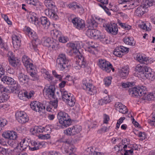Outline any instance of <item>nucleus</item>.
<instances>
[{
  "label": "nucleus",
  "mask_w": 155,
  "mask_h": 155,
  "mask_svg": "<svg viewBox=\"0 0 155 155\" xmlns=\"http://www.w3.org/2000/svg\"><path fill=\"white\" fill-rule=\"evenodd\" d=\"M128 91L131 96L140 97L143 96V98L148 101L155 99V93H150L146 95V88L143 86L130 88Z\"/></svg>",
  "instance_id": "f257e3e1"
},
{
  "label": "nucleus",
  "mask_w": 155,
  "mask_h": 155,
  "mask_svg": "<svg viewBox=\"0 0 155 155\" xmlns=\"http://www.w3.org/2000/svg\"><path fill=\"white\" fill-rule=\"evenodd\" d=\"M44 4L45 6L48 8V9L45 11V14L54 20H57L58 18L57 15L58 11H56L52 8L54 5V3L51 0H45Z\"/></svg>",
  "instance_id": "f03ea898"
},
{
  "label": "nucleus",
  "mask_w": 155,
  "mask_h": 155,
  "mask_svg": "<svg viewBox=\"0 0 155 155\" xmlns=\"http://www.w3.org/2000/svg\"><path fill=\"white\" fill-rule=\"evenodd\" d=\"M68 114L61 111L59 112V128H64L70 125L71 124V119L68 117Z\"/></svg>",
  "instance_id": "7ed1b4c3"
},
{
  "label": "nucleus",
  "mask_w": 155,
  "mask_h": 155,
  "mask_svg": "<svg viewBox=\"0 0 155 155\" xmlns=\"http://www.w3.org/2000/svg\"><path fill=\"white\" fill-rule=\"evenodd\" d=\"M68 53L70 55H71L73 53L77 54V58H78V60H77L76 62H78V64L80 66L81 68H84L86 67L87 62L85 60L83 55L81 54L78 50H75L68 48Z\"/></svg>",
  "instance_id": "20e7f679"
},
{
  "label": "nucleus",
  "mask_w": 155,
  "mask_h": 155,
  "mask_svg": "<svg viewBox=\"0 0 155 155\" xmlns=\"http://www.w3.org/2000/svg\"><path fill=\"white\" fill-rule=\"evenodd\" d=\"M153 2L152 0H145L143 5H140L135 11V15L139 17L141 16L145 13L147 8L152 5Z\"/></svg>",
  "instance_id": "39448f33"
},
{
  "label": "nucleus",
  "mask_w": 155,
  "mask_h": 155,
  "mask_svg": "<svg viewBox=\"0 0 155 155\" xmlns=\"http://www.w3.org/2000/svg\"><path fill=\"white\" fill-rule=\"evenodd\" d=\"M59 68L61 71H63L64 69L68 71L70 69L71 66L68 63H66V58L64 54H61L59 55Z\"/></svg>",
  "instance_id": "423d86ee"
},
{
  "label": "nucleus",
  "mask_w": 155,
  "mask_h": 155,
  "mask_svg": "<svg viewBox=\"0 0 155 155\" xmlns=\"http://www.w3.org/2000/svg\"><path fill=\"white\" fill-rule=\"evenodd\" d=\"M98 65L101 69L107 73L110 72L111 70L113 71L114 70L112 64L104 59H99Z\"/></svg>",
  "instance_id": "0eeeda50"
},
{
  "label": "nucleus",
  "mask_w": 155,
  "mask_h": 155,
  "mask_svg": "<svg viewBox=\"0 0 155 155\" xmlns=\"http://www.w3.org/2000/svg\"><path fill=\"white\" fill-rule=\"evenodd\" d=\"M60 91L61 93L62 100L64 101H65L67 104L70 107L73 106L76 101L74 97V96L71 97V94H70V95H69L68 94L67 92L66 91L62 92L61 89L60 90Z\"/></svg>",
  "instance_id": "6e6552de"
},
{
  "label": "nucleus",
  "mask_w": 155,
  "mask_h": 155,
  "mask_svg": "<svg viewBox=\"0 0 155 155\" xmlns=\"http://www.w3.org/2000/svg\"><path fill=\"white\" fill-rule=\"evenodd\" d=\"M55 87L54 85H51L48 88H45L43 90L44 94L47 99H51V98L55 99L54 91Z\"/></svg>",
  "instance_id": "1a4fd4ad"
},
{
  "label": "nucleus",
  "mask_w": 155,
  "mask_h": 155,
  "mask_svg": "<svg viewBox=\"0 0 155 155\" xmlns=\"http://www.w3.org/2000/svg\"><path fill=\"white\" fill-rule=\"evenodd\" d=\"M123 2H126L125 5L128 8V9H133L140 5H143L145 1L143 0H122Z\"/></svg>",
  "instance_id": "9d476101"
},
{
  "label": "nucleus",
  "mask_w": 155,
  "mask_h": 155,
  "mask_svg": "<svg viewBox=\"0 0 155 155\" xmlns=\"http://www.w3.org/2000/svg\"><path fill=\"white\" fill-rule=\"evenodd\" d=\"M17 120L20 123L24 124L28 122L29 119L26 113L23 111L17 112L15 114Z\"/></svg>",
  "instance_id": "9b49d317"
},
{
  "label": "nucleus",
  "mask_w": 155,
  "mask_h": 155,
  "mask_svg": "<svg viewBox=\"0 0 155 155\" xmlns=\"http://www.w3.org/2000/svg\"><path fill=\"white\" fill-rule=\"evenodd\" d=\"M90 82L89 80H83L82 82L83 88L89 94L91 95H94L95 92V90L94 88L92 89V84Z\"/></svg>",
  "instance_id": "f8f14e48"
},
{
  "label": "nucleus",
  "mask_w": 155,
  "mask_h": 155,
  "mask_svg": "<svg viewBox=\"0 0 155 155\" xmlns=\"http://www.w3.org/2000/svg\"><path fill=\"white\" fill-rule=\"evenodd\" d=\"M81 130V126L75 125L64 130V133L67 135H74L79 133Z\"/></svg>",
  "instance_id": "ddd939ff"
},
{
  "label": "nucleus",
  "mask_w": 155,
  "mask_h": 155,
  "mask_svg": "<svg viewBox=\"0 0 155 155\" xmlns=\"http://www.w3.org/2000/svg\"><path fill=\"white\" fill-rule=\"evenodd\" d=\"M30 106L32 110L36 112H43L45 109V107L43 104L37 101L31 102Z\"/></svg>",
  "instance_id": "4468645a"
},
{
  "label": "nucleus",
  "mask_w": 155,
  "mask_h": 155,
  "mask_svg": "<svg viewBox=\"0 0 155 155\" xmlns=\"http://www.w3.org/2000/svg\"><path fill=\"white\" fill-rule=\"evenodd\" d=\"M149 68L146 65H141L138 64L135 68V71L139 73L140 75L143 78L144 77L145 74L148 73Z\"/></svg>",
  "instance_id": "2eb2a0df"
},
{
  "label": "nucleus",
  "mask_w": 155,
  "mask_h": 155,
  "mask_svg": "<svg viewBox=\"0 0 155 155\" xmlns=\"http://www.w3.org/2000/svg\"><path fill=\"white\" fill-rule=\"evenodd\" d=\"M72 22L76 28L79 29H82L85 26L84 21L78 18H73Z\"/></svg>",
  "instance_id": "dca6fc26"
},
{
  "label": "nucleus",
  "mask_w": 155,
  "mask_h": 155,
  "mask_svg": "<svg viewBox=\"0 0 155 155\" xmlns=\"http://www.w3.org/2000/svg\"><path fill=\"white\" fill-rule=\"evenodd\" d=\"M2 136L5 138L13 140H16L17 137V133L13 131H8L4 132L2 134Z\"/></svg>",
  "instance_id": "f3484780"
},
{
  "label": "nucleus",
  "mask_w": 155,
  "mask_h": 155,
  "mask_svg": "<svg viewBox=\"0 0 155 155\" xmlns=\"http://www.w3.org/2000/svg\"><path fill=\"white\" fill-rule=\"evenodd\" d=\"M30 18L29 19L30 22L35 24V25H38L39 23V18L38 15L34 12H30Z\"/></svg>",
  "instance_id": "a211bd4d"
},
{
  "label": "nucleus",
  "mask_w": 155,
  "mask_h": 155,
  "mask_svg": "<svg viewBox=\"0 0 155 155\" xmlns=\"http://www.w3.org/2000/svg\"><path fill=\"white\" fill-rule=\"evenodd\" d=\"M12 43L13 47L16 50L18 49L21 45L20 37L15 35H14L12 37Z\"/></svg>",
  "instance_id": "6ab92c4d"
},
{
  "label": "nucleus",
  "mask_w": 155,
  "mask_h": 155,
  "mask_svg": "<svg viewBox=\"0 0 155 155\" xmlns=\"http://www.w3.org/2000/svg\"><path fill=\"white\" fill-rule=\"evenodd\" d=\"M30 58L26 55H24L22 57V61L25 66L32 69L34 68V66L32 63L30 62Z\"/></svg>",
  "instance_id": "aec40b11"
},
{
  "label": "nucleus",
  "mask_w": 155,
  "mask_h": 155,
  "mask_svg": "<svg viewBox=\"0 0 155 155\" xmlns=\"http://www.w3.org/2000/svg\"><path fill=\"white\" fill-rule=\"evenodd\" d=\"M1 80L4 83L9 85H14L16 81L12 78L7 76H4L1 78Z\"/></svg>",
  "instance_id": "412c9836"
},
{
  "label": "nucleus",
  "mask_w": 155,
  "mask_h": 155,
  "mask_svg": "<svg viewBox=\"0 0 155 155\" xmlns=\"http://www.w3.org/2000/svg\"><path fill=\"white\" fill-rule=\"evenodd\" d=\"M119 75L123 79L126 78L128 76L129 72V68L127 66H125L119 70Z\"/></svg>",
  "instance_id": "4be33fe9"
},
{
  "label": "nucleus",
  "mask_w": 155,
  "mask_h": 155,
  "mask_svg": "<svg viewBox=\"0 0 155 155\" xmlns=\"http://www.w3.org/2000/svg\"><path fill=\"white\" fill-rule=\"evenodd\" d=\"M39 20L44 28L47 29L48 28L50 25V22L46 17L42 16Z\"/></svg>",
  "instance_id": "5701e85b"
},
{
  "label": "nucleus",
  "mask_w": 155,
  "mask_h": 155,
  "mask_svg": "<svg viewBox=\"0 0 155 155\" xmlns=\"http://www.w3.org/2000/svg\"><path fill=\"white\" fill-rule=\"evenodd\" d=\"M107 31L113 35H116L118 32V28L117 26L115 24H109L107 28Z\"/></svg>",
  "instance_id": "b1692460"
},
{
  "label": "nucleus",
  "mask_w": 155,
  "mask_h": 155,
  "mask_svg": "<svg viewBox=\"0 0 155 155\" xmlns=\"http://www.w3.org/2000/svg\"><path fill=\"white\" fill-rule=\"evenodd\" d=\"M25 29L29 37L33 39L36 41L37 39V36L36 33L28 27H26Z\"/></svg>",
  "instance_id": "393cba45"
},
{
  "label": "nucleus",
  "mask_w": 155,
  "mask_h": 155,
  "mask_svg": "<svg viewBox=\"0 0 155 155\" xmlns=\"http://www.w3.org/2000/svg\"><path fill=\"white\" fill-rule=\"evenodd\" d=\"M18 78L20 83L22 85L25 83L27 79H29V78L27 75L24 74L22 73H20L18 74Z\"/></svg>",
  "instance_id": "a878e982"
},
{
  "label": "nucleus",
  "mask_w": 155,
  "mask_h": 155,
  "mask_svg": "<svg viewBox=\"0 0 155 155\" xmlns=\"http://www.w3.org/2000/svg\"><path fill=\"white\" fill-rule=\"evenodd\" d=\"M85 152H86V155H104L103 153L95 151L91 147L87 148Z\"/></svg>",
  "instance_id": "bb28decb"
},
{
  "label": "nucleus",
  "mask_w": 155,
  "mask_h": 155,
  "mask_svg": "<svg viewBox=\"0 0 155 155\" xmlns=\"http://www.w3.org/2000/svg\"><path fill=\"white\" fill-rule=\"evenodd\" d=\"M137 59L140 63H141L142 64H147L148 63L147 62H149L147 58L144 57L140 54H137Z\"/></svg>",
  "instance_id": "cd10ccee"
},
{
  "label": "nucleus",
  "mask_w": 155,
  "mask_h": 155,
  "mask_svg": "<svg viewBox=\"0 0 155 155\" xmlns=\"http://www.w3.org/2000/svg\"><path fill=\"white\" fill-rule=\"evenodd\" d=\"M30 70L31 71L29 72V74L31 77L30 78V79L33 81H35L38 80V77L37 73L35 71L34 67V68H33L32 69L30 68Z\"/></svg>",
  "instance_id": "c85d7f7f"
},
{
  "label": "nucleus",
  "mask_w": 155,
  "mask_h": 155,
  "mask_svg": "<svg viewBox=\"0 0 155 155\" xmlns=\"http://www.w3.org/2000/svg\"><path fill=\"white\" fill-rule=\"evenodd\" d=\"M124 42L126 44L134 46L135 44V41L133 38H131L129 37H125L123 40Z\"/></svg>",
  "instance_id": "c756f323"
},
{
  "label": "nucleus",
  "mask_w": 155,
  "mask_h": 155,
  "mask_svg": "<svg viewBox=\"0 0 155 155\" xmlns=\"http://www.w3.org/2000/svg\"><path fill=\"white\" fill-rule=\"evenodd\" d=\"M43 44L45 46H51L52 41L51 38L48 37H44L43 38Z\"/></svg>",
  "instance_id": "7c9ffc66"
},
{
  "label": "nucleus",
  "mask_w": 155,
  "mask_h": 155,
  "mask_svg": "<svg viewBox=\"0 0 155 155\" xmlns=\"http://www.w3.org/2000/svg\"><path fill=\"white\" fill-rule=\"evenodd\" d=\"M9 62L10 64L15 68L18 67L20 65V61L18 58L14 60H11L9 61Z\"/></svg>",
  "instance_id": "2f4dec72"
},
{
  "label": "nucleus",
  "mask_w": 155,
  "mask_h": 155,
  "mask_svg": "<svg viewBox=\"0 0 155 155\" xmlns=\"http://www.w3.org/2000/svg\"><path fill=\"white\" fill-rule=\"evenodd\" d=\"M120 49V47L118 46L114 51V54L116 56L120 57H122L124 54L122 51Z\"/></svg>",
  "instance_id": "473e14b6"
},
{
  "label": "nucleus",
  "mask_w": 155,
  "mask_h": 155,
  "mask_svg": "<svg viewBox=\"0 0 155 155\" xmlns=\"http://www.w3.org/2000/svg\"><path fill=\"white\" fill-rule=\"evenodd\" d=\"M87 26L89 28H94L97 27V23L94 19L92 18L87 25Z\"/></svg>",
  "instance_id": "72a5a7b5"
},
{
  "label": "nucleus",
  "mask_w": 155,
  "mask_h": 155,
  "mask_svg": "<svg viewBox=\"0 0 155 155\" xmlns=\"http://www.w3.org/2000/svg\"><path fill=\"white\" fill-rule=\"evenodd\" d=\"M15 85L11 87L10 89L11 93H16L19 90L20 86L18 84H16Z\"/></svg>",
  "instance_id": "f704fd0d"
},
{
  "label": "nucleus",
  "mask_w": 155,
  "mask_h": 155,
  "mask_svg": "<svg viewBox=\"0 0 155 155\" xmlns=\"http://www.w3.org/2000/svg\"><path fill=\"white\" fill-rule=\"evenodd\" d=\"M103 97L104 98V99L103 100H101L99 101V102L98 103L100 105H102V103H101V102H102L105 104H106L110 102V101L108 95L106 96L103 95Z\"/></svg>",
  "instance_id": "c9c22d12"
},
{
  "label": "nucleus",
  "mask_w": 155,
  "mask_h": 155,
  "mask_svg": "<svg viewBox=\"0 0 155 155\" xmlns=\"http://www.w3.org/2000/svg\"><path fill=\"white\" fill-rule=\"evenodd\" d=\"M51 34L53 40H56L58 39V30L57 29L55 28L52 31Z\"/></svg>",
  "instance_id": "e433bc0d"
},
{
  "label": "nucleus",
  "mask_w": 155,
  "mask_h": 155,
  "mask_svg": "<svg viewBox=\"0 0 155 155\" xmlns=\"http://www.w3.org/2000/svg\"><path fill=\"white\" fill-rule=\"evenodd\" d=\"M144 77L151 81L153 80L155 78V76L154 75V74L151 73L149 70H148V73L145 74Z\"/></svg>",
  "instance_id": "4c0bfd02"
},
{
  "label": "nucleus",
  "mask_w": 155,
  "mask_h": 155,
  "mask_svg": "<svg viewBox=\"0 0 155 155\" xmlns=\"http://www.w3.org/2000/svg\"><path fill=\"white\" fill-rule=\"evenodd\" d=\"M24 93L25 97H26L28 99L31 98V97L34 96L35 93L33 91H31L29 92H27L25 91Z\"/></svg>",
  "instance_id": "58836bf2"
},
{
  "label": "nucleus",
  "mask_w": 155,
  "mask_h": 155,
  "mask_svg": "<svg viewBox=\"0 0 155 155\" xmlns=\"http://www.w3.org/2000/svg\"><path fill=\"white\" fill-rule=\"evenodd\" d=\"M8 98V96L7 94L4 93L0 96V103L5 102Z\"/></svg>",
  "instance_id": "ea45409f"
},
{
  "label": "nucleus",
  "mask_w": 155,
  "mask_h": 155,
  "mask_svg": "<svg viewBox=\"0 0 155 155\" xmlns=\"http://www.w3.org/2000/svg\"><path fill=\"white\" fill-rule=\"evenodd\" d=\"M58 39L53 40V42H51V46L52 49L54 50L58 49Z\"/></svg>",
  "instance_id": "a19ab883"
},
{
  "label": "nucleus",
  "mask_w": 155,
  "mask_h": 155,
  "mask_svg": "<svg viewBox=\"0 0 155 155\" xmlns=\"http://www.w3.org/2000/svg\"><path fill=\"white\" fill-rule=\"evenodd\" d=\"M78 5L77 2H73L68 4V6L69 8H71L73 10H75L77 9Z\"/></svg>",
  "instance_id": "79ce46f5"
},
{
  "label": "nucleus",
  "mask_w": 155,
  "mask_h": 155,
  "mask_svg": "<svg viewBox=\"0 0 155 155\" xmlns=\"http://www.w3.org/2000/svg\"><path fill=\"white\" fill-rule=\"evenodd\" d=\"M100 34V33L99 31L94 29L92 38H94L95 39H98L99 38Z\"/></svg>",
  "instance_id": "37998d69"
},
{
  "label": "nucleus",
  "mask_w": 155,
  "mask_h": 155,
  "mask_svg": "<svg viewBox=\"0 0 155 155\" xmlns=\"http://www.w3.org/2000/svg\"><path fill=\"white\" fill-rule=\"evenodd\" d=\"M38 143H37L36 142H33L34 145L33 147H31L30 146L28 147V149L31 151H34L37 150L39 149V147L38 146Z\"/></svg>",
  "instance_id": "c03bdc74"
},
{
  "label": "nucleus",
  "mask_w": 155,
  "mask_h": 155,
  "mask_svg": "<svg viewBox=\"0 0 155 155\" xmlns=\"http://www.w3.org/2000/svg\"><path fill=\"white\" fill-rule=\"evenodd\" d=\"M0 152L3 155H8L10 153V150L8 149L4 148H1Z\"/></svg>",
  "instance_id": "a18cd8bd"
},
{
  "label": "nucleus",
  "mask_w": 155,
  "mask_h": 155,
  "mask_svg": "<svg viewBox=\"0 0 155 155\" xmlns=\"http://www.w3.org/2000/svg\"><path fill=\"white\" fill-rule=\"evenodd\" d=\"M39 138L42 140L48 139L50 137V134H40L38 136Z\"/></svg>",
  "instance_id": "49530a36"
},
{
  "label": "nucleus",
  "mask_w": 155,
  "mask_h": 155,
  "mask_svg": "<svg viewBox=\"0 0 155 155\" xmlns=\"http://www.w3.org/2000/svg\"><path fill=\"white\" fill-rule=\"evenodd\" d=\"M111 78L110 77H107L104 79V81L106 85L108 86L111 84Z\"/></svg>",
  "instance_id": "de8ad7c7"
},
{
  "label": "nucleus",
  "mask_w": 155,
  "mask_h": 155,
  "mask_svg": "<svg viewBox=\"0 0 155 155\" xmlns=\"http://www.w3.org/2000/svg\"><path fill=\"white\" fill-rule=\"evenodd\" d=\"M94 30V29L89 28L86 31V34L88 36L92 37Z\"/></svg>",
  "instance_id": "09e8293b"
},
{
  "label": "nucleus",
  "mask_w": 155,
  "mask_h": 155,
  "mask_svg": "<svg viewBox=\"0 0 155 155\" xmlns=\"http://www.w3.org/2000/svg\"><path fill=\"white\" fill-rule=\"evenodd\" d=\"M8 56L9 61L11 60H14L17 58L15 57L14 55L13 54L12 52V51H9L8 52Z\"/></svg>",
  "instance_id": "8fccbe9b"
},
{
  "label": "nucleus",
  "mask_w": 155,
  "mask_h": 155,
  "mask_svg": "<svg viewBox=\"0 0 155 155\" xmlns=\"http://www.w3.org/2000/svg\"><path fill=\"white\" fill-rule=\"evenodd\" d=\"M8 56L9 61L11 60H14L17 58L15 57L14 55L13 54L12 52V51H9L8 52Z\"/></svg>",
  "instance_id": "3c124183"
},
{
  "label": "nucleus",
  "mask_w": 155,
  "mask_h": 155,
  "mask_svg": "<svg viewBox=\"0 0 155 155\" xmlns=\"http://www.w3.org/2000/svg\"><path fill=\"white\" fill-rule=\"evenodd\" d=\"M8 56L9 61L11 60H14L17 58L15 57L14 55L13 54L12 52V51H9L8 52Z\"/></svg>",
  "instance_id": "603ef678"
},
{
  "label": "nucleus",
  "mask_w": 155,
  "mask_h": 155,
  "mask_svg": "<svg viewBox=\"0 0 155 155\" xmlns=\"http://www.w3.org/2000/svg\"><path fill=\"white\" fill-rule=\"evenodd\" d=\"M68 40V39L67 37L64 36L60 37L59 39V41L63 43H65Z\"/></svg>",
  "instance_id": "864d4df0"
},
{
  "label": "nucleus",
  "mask_w": 155,
  "mask_h": 155,
  "mask_svg": "<svg viewBox=\"0 0 155 155\" xmlns=\"http://www.w3.org/2000/svg\"><path fill=\"white\" fill-rule=\"evenodd\" d=\"M115 108L117 110H119L122 107H124V105H123L121 103H118L117 104H116L115 105Z\"/></svg>",
  "instance_id": "5fc2aeb1"
},
{
  "label": "nucleus",
  "mask_w": 155,
  "mask_h": 155,
  "mask_svg": "<svg viewBox=\"0 0 155 155\" xmlns=\"http://www.w3.org/2000/svg\"><path fill=\"white\" fill-rule=\"evenodd\" d=\"M1 47L5 51H8V46L7 44L6 43L1 42L0 43Z\"/></svg>",
  "instance_id": "6e6d98bb"
},
{
  "label": "nucleus",
  "mask_w": 155,
  "mask_h": 155,
  "mask_svg": "<svg viewBox=\"0 0 155 155\" xmlns=\"http://www.w3.org/2000/svg\"><path fill=\"white\" fill-rule=\"evenodd\" d=\"M7 121L5 119H2L0 120V126L2 128L4 127L7 124Z\"/></svg>",
  "instance_id": "4d7b16f0"
},
{
  "label": "nucleus",
  "mask_w": 155,
  "mask_h": 155,
  "mask_svg": "<svg viewBox=\"0 0 155 155\" xmlns=\"http://www.w3.org/2000/svg\"><path fill=\"white\" fill-rule=\"evenodd\" d=\"M67 45L69 48L73 49L75 50H78L77 47L75 46V44L73 43H67Z\"/></svg>",
  "instance_id": "13d9d810"
},
{
  "label": "nucleus",
  "mask_w": 155,
  "mask_h": 155,
  "mask_svg": "<svg viewBox=\"0 0 155 155\" xmlns=\"http://www.w3.org/2000/svg\"><path fill=\"white\" fill-rule=\"evenodd\" d=\"M8 143L9 146L12 147H15L16 145V143L15 141L10 140L8 142Z\"/></svg>",
  "instance_id": "bf43d9fd"
},
{
  "label": "nucleus",
  "mask_w": 155,
  "mask_h": 155,
  "mask_svg": "<svg viewBox=\"0 0 155 155\" xmlns=\"http://www.w3.org/2000/svg\"><path fill=\"white\" fill-rule=\"evenodd\" d=\"M25 91L23 90V91H19L18 93V97L20 99H22L23 97H25L24 93H25Z\"/></svg>",
  "instance_id": "052dcab7"
},
{
  "label": "nucleus",
  "mask_w": 155,
  "mask_h": 155,
  "mask_svg": "<svg viewBox=\"0 0 155 155\" xmlns=\"http://www.w3.org/2000/svg\"><path fill=\"white\" fill-rule=\"evenodd\" d=\"M1 93L5 92L6 93H11L10 90L8 88L3 87L2 85H1Z\"/></svg>",
  "instance_id": "680f3d73"
},
{
  "label": "nucleus",
  "mask_w": 155,
  "mask_h": 155,
  "mask_svg": "<svg viewBox=\"0 0 155 155\" xmlns=\"http://www.w3.org/2000/svg\"><path fill=\"white\" fill-rule=\"evenodd\" d=\"M100 6L104 9L108 15H111V13L109 11V9L107 8L106 6V5H100Z\"/></svg>",
  "instance_id": "e2e57ef3"
},
{
  "label": "nucleus",
  "mask_w": 155,
  "mask_h": 155,
  "mask_svg": "<svg viewBox=\"0 0 155 155\" xmlns=\"http://www.w3.org/2000/svg\"><path fill=\"white\" fill-rule=\"evenodd\" d=\"M38 130V126H35L33 128L32 130H31V131L32 133L33 134H35L39 133Z\"/></svg>",
  "instance_id": "0e129e2a"
},
{
  "label": "nucleus",
  "mask_w": 155,
  "mask_h": 155,
  "mask_svg": "<svg viewBox=\"0 0 155 155\" xmlns=\"http://www.w3.org/2000/svg\"><path fill=\"white\" fill-rule=\"evenodd\" d=\"M119 111L120 113L125 114L126 113L128 112V111L126 107L124 105V107L120 109L119 110Z\"/></svg>",
  "instance_id": "69168bd1"
},
{
  "label": "nucleus",
  "mask_w": 155,
  "mask_h": 155,
  "mask_svg": "<svg viewBox=\"0 0 155 155\" xmlns=\"http://www.w3.org/2000/svg\"><path fill=\"white\" fill-rule=\"evenodd\" d=\"M110 120V118L108 115L106 114L104 115V123L105 124H107L108 122Z\"/></svg>",
  "instance_id": "338daca9"
},
{
  "label": "nucleus",
  "mask_w": 155,
  "mask_h": 155,
  "mask_svg": "<svg viewBox=\"0 0 155 155\" xmlns=\"http://www.w3.org/2000/svg\"><path fill=\"white\" fill-rule=\"evenodd\" d=\"M138 136L140 137L142 140H144L146 137V135L144 132H140L139 133Z\"/></svg>",
  "instance_id": "774afa93"
}]
</instances>
